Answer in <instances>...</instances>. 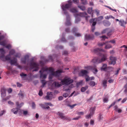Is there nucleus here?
Returning a JSON list of instances; mask_svg holds the SVG:
<instances>
[{
  "label": "nucleus",
  "mask_w": 127,
  "mask_h": 127,
  "mask_svg": "<svg viewBox=\"0 0 127 127\" xmlns=\"http://www.w3.org/2000/svg\"><path fill=\"white\" fill-rule=\"evenodd\" d=\"M88 86H86L85 87H83L81 88V91L82 92H84L88 88Z\"/></svg>",
  "instance_id": "nucleus-21"
},
{
  "label": "nucleus",
  "mask_w": 127,
  "mask_h": 127,
  "mask_svg": "<svg viewBox=\"0 0 127 127\" xmlns=\"http://www.w3.org/2000/svg\"><path fill=\"white\" fill-rule=\"evenodd\" d=\"M95 21H96V18L92 19L90 20V23H92Z\"/></svg>",
  "instance_id": "nucleus-53"
},
{
  "label": "nucleus",
  "mask_w": 127,
  "mask_h": 127,
  "mask_svg": "<svg viewBox=\"0 0 127 127\" xmlns=\"http://www.w3.org/2000/svg\"><path fill=\"white\" fill-rule=\"evenodd\" d=\"M100 51H104V50L100 48H96L94 50L93 52L95 53H98L97 54L101 57V58L99 57H95L92 60V62L95 64H98L105 61L107 59V56L106 54H102L100 52Z\"/></svg>",
  "instance_id": "nucleus-2"
},
{
  "label": "nucleus",
  "mask_w": 127,
  "mask_h": 127,
  "mask_svg": "<svg viewBox=\"0 0 127 127\" xmlns=\"http://www.w3.org/2000/svg\"><path fill=\"white\" fill-rule=\"evenodd\" d=\"M10 56L9 55H8L5 57V59L6 60L9 61L11 60L10 58L9 57V56Z\"/></svg>",
  "instance_id": "nucleus-39"
},
{
  "label": "nucleus",
  "mask_w": 127,
  "mask_h": 127,
  "mask_svg": "<svg viewBox=\"0 0 127 127\" xmlns=\"http://www.w3.org/2000/svg\"><path fill=\"white\" fill-rule=\"evenodd\" d=\"M103 19V17L102 16H100L98 17L97 18H96V21H100L101 20Z\"/></svg>",
  "instance_id": "nucleus-27"
},
{
  "label": "nucleus",
  "mask_w": 127,
  "mask_h": 127,
  "mask_svg": "<svg viewBox=\"0 0 127 127\" xmlns=\"http://www.w3.org/2000/svg\"><path fill=\"white\" fill-rule=\"evenodd\" d=\"M0 45L3 46H5V43L4 41H0Z\"/></svg>",
  "instance_id": "nucleus-45"
},
{
  "label": "nucleus",
  "mask_w": 127,
  "mask_h": 127,
  "mask_svg": "<svg viewBox=\"0 0 127 127\" xmlns=\"http://www.w3.org/2000/svg\"><path fill=\"white\" fill-rule=\"evenodd\" d=\"M92 11V8H88V12L89 14H91Z\"/></svg>",
  "instance_id": "nucleus-37"
},
{
  "label": "nucleus",
  "mask_w": 127,
  "mask_h": 127,
  "mask_svg": "<svg viewBox=\"0 0 127 127\" xmlns=\"http://www.w3.org/2000/svg\"><path fill=\"white\" fill-rule=\"evenodd\" d=\"M1 92L2 97H4L5 96L6 94L5 89L4 88H2L1 89Z\"/></svg>",
  "instance_id": "nucleus-16"
},
{
  "label": "nucleus",
  "mask_w": 127,
  "mask_h": 127,
  "mask_svg": "<svg viewBox=\"0 0 127 127\" xmlns=\"http://www.w3.org/2000/svg\"><path fill=\"white\" fill-rule=\"evenodd\" d=\"M94 36L93 35H90L86 34L85 36V40H93L94 39Z\"/></svg>",
  "instance_id": "nucleus-10"
},
{
  "label": "nucleus",
  "mask_w": 127,
  "mask_h": 127,
  "mask_svg": "<svg viewBox=\"0 0 127 127\" xmlns=\"http://www.w3.org/2000/svg\"><path fill=\"white\" fill-rule=\"evenodd\" d=\"M109 30V28H107L103 30L101 32V33L103 34L107 32Z\"/></svg>",
  "instance_id": "nucleus-33"
},
{
  "label": "nucleus",
  "mask_w": 127,
  "mask_h": 127,
  "mask_svg": "<svg viewBox=\"0 0 127 127\" xmlns=\"http://www.w3.org/2000/svg\"><path fill=\"white\" fill-rule=\"evenodd\" d=\"M94 113L93 112H91L90 114H88V115H86L85 116V117L86 119H89V118H91V117L92 116L93 114H94Z\"/></svg>",
  "instance_id": "nucleus-20"
},
{
  "label": "nucleus",
  "mask_w": 127,
  "mask_h": 127,
  "mask_svg": "<svg viewBox=\"0 0 127 127\" xmlns=\"http://www.w3.org/2000/svg\"><path fill=\"white\" fill-rule=\"evenodd\" d=\"M68 3L65 5H63L62 6V9L64 11V14L66 15V22L65 24L66 26H70L71 23L70 21V17L68 14V12L66 11V9H68L71 7L72 2V1L69 0L68 1Z\"/></svg>",
  "instance_id": "nucleus-3"
},
{
  "label": "nucleus",
  "mask_w": 127,
  "mask_h": 127,
  "mask_svg": "<svg viewBox=\"0 0 127 127\" xmlns=\"http://www.w3.org/2000/svg\"><path fill=\"white\" fill-rule=\"evenodd\" d=\"M7 69L9 71H10L12 72L13 71L12 68L10 66H8L7 67Z\"/></svg>",
  "instance_id": "nucleus-52"
},
{
  "label": "nucleus",
  "mask_w": 127,
  "mask_h": 127,
  "mask_svg": "<svg viewBox=\"0 0 127 127\" xmlns=\"http://www.w3.org/2000/svg\"><path fill=\"white\" fill-rule=\"evenodd\" d=\"M107 80H103L102 81L103 86L105 88H106L107 87Z\"/></svg>",
  "instance_id": "nucleus-19"
},
{
  "label": "nucleus",
  "mask_w": 127,
  "mask_h": 127,
  "mask_svg": "<svg viewBox=\"0 0 127 127\" xmlns=\"http://www.w3.org/2000/svg\"><path fill=\"white\" fill-rule=\"evenodd\" d=\"M20 75L22 77H23V76H27V75L26 74H24L23 73L20 74Z\"/></svg>",
  "instance_id": "nucleus-59"
},
{
  "label": "nucleus",
  "mask_w": 127,
  "mask_h": 127,
  "mask_svg": "<svg viewBox=\"0 0 127 127\" xmlns=\"http://www.w3.org/2000/svg\"><path fill=\"white\" fill-rule=\"evenodd\" d=\"M82 3L84 5H86L88 3L87 1L86 0H81Z\"/></svg>",
  "instance_id": "nucleus-34"
},
{
  "label": "nucleus",
  "mask_w": 127,
  "mask_h": 127,
  "mask_svg": "<svg viewBox=\"0 0 127 127\" xmlns=\"http://www.w3.org/2000/svg\"><path fill=\"white\" fill-rule=\"evenodd\" d=\"M54 70L51 67H42L39 71L40 77V79H45L46 78L47 73H45V71H49L51 73L52 75L56 77H59L61 73L63 72L62 70H58L56 72H54Z\"/></svg>",
  "instance_id": "nucleus-1"
},
{
  "label": "nucleus",
  "mask_w": 127,
  "mask_h": 127,
  "mask_svg": "<svg viewBox=\"0 0 127 127\" xmlns=\"http://www.w3.org/2000/svg\"><path fill=\"white\" fill-rule=\"evenodd\" d=\"M88 73L87 71L84 70H82L80 73V75L81 74V75L80 76H85L87 75Z\"/></svg>",
  "instance_id": "nucleus-13"
},
{
  "label": "nucleus",
  "mask_w": 127,
  "mask_h": 127,
  "mask_svg": "<svg viewBox=\"0 0 127 127\" xmlns=\"http://www.w3.org/2000/svg\"><path fill=\"white\" fill-rule=\"evenodd\" d=\"M57 114L59 115V117L61 119H67V117L64 115V114L61 113L60 112H58Z\"/></svg>",
  "instance_id": "nucleus-15"
},
{
  "label": "nucleus",
  "mask_w": 127,
  "mask_h": 127,
  "mask_svg": "<svg viewBox=\"0 0 127 127\" xmlns=\"http://www.w3.org/2000/svg\"><path fill=\"white\" fill-rule=\"evenodd\" d=\"M70 11L73 13H76L77 12L76 9L74 8L71 9L70 10Z\"/></svg>",
  "instance_id": "nucleus-35"
},
{
  "label": "nucleus",
  "mask_w": 127,
  "mask_h": 127,
  "mask_svg": "<svg viewBox=\"0 0 127 127\" xmlns=\"http://www.w3.org/2000/svg\"><path fill=\"white\" fill-rule=\"evenodd\" d=\"M43 95V93L42 91V90L41 89L39 91L38 93V95L40 96H42Z\"/></svg>",
  "instance_id": "nucleus-43"
},
{
  "label": "nucleus",
  "mask_w": 127,
  "mask_h": 127,
  "mask_svg": "<svg viewBox=\"0 0 127 127\" xmlns=\"http://www.w3.org/2000/svg\"><path fill=\"white\" fill-rule=\"evenodd\" d=\"M96 66H94L93 67V69H92V70H94L96 72H97L98 71V70L96 68Z\"/></svg>",
  "instance_id": "nucleus-57"
},
{
  "label": "nucleus",
  "mask_w": 127,
  "mask_h": 127,
  "mask_svg": "<svg viewBox=\"0 0 127 127\" xmlns=\"http://www.w3.org/2000/svg\"><path fill=\"white\" fill-rule=\"evenodd\" d=\"M94 66H89L85 67V68L87 69V70H92L93 69V67Z\"/></svg>",
  "instance_id": "nucleus-24"
},
{
  "label": "nucleus",
  "mask_w": 127,
  "mask_h": 127,
  "mask_svg": "<svg viewBox=\"0 0 127 127\" xmlns=\"http://www.w3.org/2000/svg\"><path fill=\"white\" fill-rule=\"evenodd\" d=\"M127 23L126 21H124L123 20H120L119 21V24L122 26H124Z\"/></svg>",
  "instance_id": "nucleus-14"
},
{
  "label": "nucleus",
  "mask_w": 127,
  "mask_h": 127,
  "mask_svg": "<svg viewBox=\"0 0 127 127\" xmlns=\"http://www.w3.org/2000/svg\"><path fill=\"white\" fill-rule=\"evenodd\" d=\"M95 84V82L94 81H91L89 83L90 85L92 87L94 86Z\"/></svg>",
  "instance_id": "nucleus-31"
},
{
  "label": "nucleus",
  "mask_w": 127,
  "mask_h": 127,
  "mask_svg": "<svg viewBox=\"0 0 127 127\" xmlns=\"http://www.w3.org/2000/svg\"><path fill=\"white\" fill-rule=\"evenodd\" d=\"M85 77L86 81L87 82L90 80V77H89V76L87 75Z\"/></svg>",
  "instance_id": "nucleus-42"
},
{
  "label": "nucleus",
  "mask_w": 127,
  "mask_h": 127,
  "mask_svg": "<svg viewBox=\"0 0 127 127\" xmlns=\"http://www.w3.org/2000/svg\"><path fill=\"white\" fill-rule=\"evenodd\" d=\"M15 53V51L13 49H11L9 51V54L10 55H13Z\"/></svg>",
  "instance_id": "nucleus-25"
},
{
  "label": "nucleus",
  "mask_w": 127,
  "mask_h": 127,
  "mask_svg": "<svg viewBox=\"0 0 127 127\" xmlns=\"http://www.w3.org/2000/svg\"><path fill=\"white\" fill-rule=\"evenodd\" d=\"M107 43V42H103V43H99L98 44V45L99 47H102L104 44H105Z\"/></svg>",
  "instance_id": "nucleus-28"
},
{
  "label": "nucleus",
  "mask_w": 127,
  "mask_h": 127,
  "mask_svg": "<svg viewBox=\"0 0 127 127\" xmlns=\"http://www.w3.org/2000/svg\"><path fill=\"white\" fill-rule=\"evenodd\" d=\"M11 65H16L17 64V59L15 57H13V60H10L9 61Z\"/></svg>",
  "instance_id": "nucleus-11"
},
{
  "label": "nucleus",
  "mask_w": 127,
  "mask_h": 127,
  "mask_svg": "<svg viewBox=\"0 0 127 127\" xmlns=\"http://www.w3.org/2000/svg\"><path fill=\"white\" fill-rule=\"evenodd\" d=\"M75 35L77 37H79L81 36V34L79 33H75Z\"/></svg>",
  "instance_id": "nucleus-60"
},
{
  "label": "nucleus",
  "mask_w": 127,
  "mask_h": 127,
  "mask_svg": "<svg viewBox=\"0 0 127 127\" xmlns=\"http://www.w3.org/2000/svg\"><path fill=\"white\" fill-rule=\"evenodd\" d=\"M14 56L16 58H19L21 56V55L20 53H17L14 55Z\"/></svg>",
  "instance_id": "nucleus-38"
},
{
  "label": "nucleus",
  "mask_w": 127,
  "mask_h": 127,
  "mask_svg": "<svg viewBox=\"0 0 127 127\" xmlns=\"http://www.w3.org/2000/svg\"><path fill=\"white\" fill-rule=\"evenodd\" d=\"M82 82L83 81H81L80 82L77 83L76 84L77 86H78L79 85H81L82 83Z\"/></svg>",
  "instance_id": "nucleus-55"
},
{
  "label": "nucleus",
  "mask_w": 127,
  "mask_h": 127,
  "mask_svg": "<svg viewBox=\"0 0 127 127\" xmlns=\"http://www.w3.org/2000/svg\"><path fill=\"white\" fill-rule=\"evenodd\" d=\"M76 15V16L77 17L78 16H79L82 17H85L86 20L87 21H88V18L90 17L89 16H86L87 14L85 12L83 13L80 12L79 13L77 14Z\"/></svg>",
  "instance_id": "nucleus-9"
},
{
  "label": "nucleus",
  "mask_w": 127,
  "mask_h": 127,
  "mask_svg": "<svg viewBox=\"0 0 127 127\" xmlns=\"http://www.w3.org/2000/svg\"><path fill=\"white\" fill-rule=\"evenodd\" d=\"M107 43L108 42H111L112 43L114 44L115 43V41L113 39L112 40H110L109 41H107Z\"/></svg>",
  "instance_id": "nucleus-49"
},
{
  "label": "nucleus",
  "mask_w": 127,
  "mask_h": 127,
  "mask_svg": "<svg viewBox=\"0 0 127 127\" xmlns=\"http://www.w3.org/2000/svg\"><path fill=\"white\" fill-rule=\"evenodd\" d=\"M68 95V94L67 93L64 94L63 95V96L65 97H67Z\"/></svg>",
  "instance_id": "nucleus-63"
},
{
  "label": "nucleus",
  "mask_w": 127,
  "mask_h": 127,
  "mask_svg": "<svg viewBox=\"0 0 127 127\" xmlns=\"http://www.w3.org/2000/svg\"><path fill=\"white\" fill-rule=\"evenodd\" d=\"M22 112H18L17 116H23V114Z\"/></svg>",
  "instance_id": "nucleus-46"
},
{
  "label": "nucleus",
  "mask_w": 127,
  "mask_h": 127,
  "mask_svg": "<svg viewBox=\"0 0 127 127\" xmlns=\"http://www.w3.org/2000/svg\"><path fill=\"white\" fill-rule=\"evenodd\" d=\"M112 31L111 30H110L109 29V30L107 32H108L107 33V35L108 36H110L112 34Z\"/></svg>",
  "instance_id": "nucleus-36"
},
{
  "label": "nucleus",
  "mask_w": 127,
  "mask_h": 127,
  "mask_svg": "<svg viewBox=\"0 0 127 127\" xmlns=\"http://www.w3.org/2000/svg\"><path fill=\"white\" fill-rule=\"evenodd\" d=\"M18 95L22 97H24V93L22 91L20 90V91L19 93L18 94Z\"/></svg>",
  "instance_id": "nucleus-26"
},
{
  "label": "nucleus",
  "mask_w": 127,
  "mask_h": 127,
  "mask_svg": "<svg viewBox=\"0 0 127 127\" xmlns=\"http://www.w3.org/2000/svg\"><path fill=\"white\" fill-rule=\"evenodd\" d=\"M90 124L91 125H93L94 124V121L92 120H91L90 121Z\"/></svg>",
  "instance_id": "nucleus-61"
},
{
  "label": "nucleus",
  "mask_w": 127,
  "mask_h": 127,
  "mask_svg": "<svg viewBox=\"0 0 127 127\" xmlns=\"http://www.w3.org/2000/svg\"><path fill=\"white\" fill-rule=\"evenodd\" d=\"M59 80L61 81L60 83L58 82H54L52 84V86L55 87H59L64 85H67L70 84L73 82V80L70 78H64L63 80L59 79Z\"/></svg>",
  "instance_id": "nucleus-4"
},
{
  "label": "nucleus",
  "mask_w": 127,
  "mask_h": 127,
  "mask_svg": "<svg viewBox=\"0 0 127 127\" xmlns=\"http://www.w3.org/2000/svg\"><path fill=\"white\" fill-rule=\"evenodd\" d=\"M78 7L83 11H84L85 9V7L84 6L78 5Z\"/></svg>",
  "instance_id": "nucleus-32"
},
{
  "label": "nucleus",
  "mask_w": 127,
  "mask_h": 127,
  "mask_svg": "<svg viewBox=\"0 0 127 127\" xmlns=\"http://www.w3.org/2000/svg\"><path fill=\"white\" fill-rule=\"evenodd\" d=\"M10 98L9 96H7L5 98H3L2 100V102H3L4 101H6L7 100L9 99Z\"/></svg>",
  "instance_id": "nucleus-50"
},
{
  "label": "nucleus",
  "mask_w": 127,
  "mask_h": 127,
  "mask_svg": "<svg viewBox=\"0 0 127 127\" xmlns=\"http://www.w3.org/2000/svg\"><path fill=\"white\" fill-rule=\"evenodd\" d=\"M98 119L99 121L102 120L103 119V117L102 114H99V115L98 117Z\"/></svg>",
  "instance_id": "nucleus-40"
},
{
  "label": "nucleus",
  "mask_w": 127,
  "mask_h": 127,
  "mask_svg": "<svg viewBox=\"0 0 127 127\" xmlns=\"http://www.w3.org/2000/svg\"><path fill=\"white\" fill-rule=\"evenodd\" d=\"M44 79H43L41 80V82L42 84V85L41 86V88L43 87L46 84L47 82Z\"/></svg>",
  "instance_id": "nucleus-18"
},
{
  "label": "nucleus",
  "mask_w": 127,
  "mask_h": 127,
  "mask_svg": "<svg viewBox=\"0 0 127 127\" xmlns=\"http://www.w3.org/2000/svg\"><path fill=\"white\" fill-rule=\"evenodd\" d=\"M107 68L110 70L111 71H112L113 69V68L111 66H108L107 67V64H103L101 68V69L102 70L106 71V69Z\"/></svg>",
  "instance_id": "nucleus-7"
},
{
  "label": "nucleus",
  "mask_w": 127,
  "mask_h": 127,
  "mask_svg": "<svg viewBox=\"0 0 127 127\" xmlns=\"http://www.w3.org/2000/svg\"><path fill=\"white\" fill-rule=\"evenodd\" d=\"M33 59L32 58V71H37L39 69V64L33 62Z\"/></svg>",
  "instance_id": "nucleus-8"
},
{
  "label": "nucleus",
  "mask_w": 127,
  "mask_h": 127,
  "mask_svg": "<svg viewBox=\"0 0 127 127\" xmlns=\"http://www.w3.org/2000/svg\"><path fill=\"white\" fill-rule=\"evenodd\" d=\"M40 106L42 108L44 109H48L50 108V107L49 106H46L45 105L43 104H40Z\"/></svg>",
  "instance_id": "nucleus-23"
},
{
  "label": "nucleus",
  "mask_w": 127,
  "mask_h": 127,
  "mask_svg": "<svg viewBox=\"0 0 127 127\" xmlns=\"http://www.w3.org/2000/svg\"><path fill=\"white\" fill-rule=\"evenodd\" d=\"M114 109L115 110L117 111H117H122V110L120 109H118V107L117 106H115L114 107Z\"/></svg>",
  "instance_id": "nucleus-41"
},
{
  "label": "nucleus",
  "mask_w": 127,
  "mask_h": 127,
  "mask_svg": "<svg viewBox=\"0 0 127 127\" xmlns=\"http://www.w3.org/2000/svg\"><path fill=\"white\" fill-rule=\"evenodd\" d=\"M112 46L111 44H108L106 45L105 48V49H109L112 48Z\"/></svg>",
  "instance_id": "nucleus-29"
},
{
  "label": "nucleus",
  "mask_w": 127,
  "mask_h": 127,
  "mask_svg": "<svg viewBox=\"0 0 127 127\" xmlns=\"http://www.w3.org/2000/svg\"><path fill=\"white\" fill-rule=\"evenodd\" d=\"M47 95L45 97V99L47 100H50L52 99V93L48 92L47 93Z\"/></svg>",
  "instance_id": "nucleus-12"
},
{
  "label": "nucleus",
  "mask_w": 127,
  "mask_h": 127,
  "mask_svg": "<svg viewBox=\"0 0 127 127\" xmlns=\"http://www.w3.org/2000/svg\"><path fill=\"white\" fill-rule=\"evenodd\" d=\"M29 56L28 55L25 56L24 58H22L21 59L22 62L24 64L27 63V67L29 68L30 69L32 68V60L30 61L29 59Z\"/></svg>",
  "instance_id": "nucleus-5"
},
{
  "label": "nucleus",
  "mask_w": 127,
  "mask_h": 127,
  "mask_svg": "<svg viewBox=\"0 0 127 127\" xmlns=\"http://www.w3.org/2000/svg\"><path fill=\"white\" fill-rule=\"evenodd\" d=\"M127 99V98L126 97L124 98L122 101V102L123 103L125 102Z\"/></svg>",
  "instance_id": "nucleus-64"
},
{
  "label": "nucleus",
  "mask_w": 127,
  "mask_h": 127,
  "mask_svg": "<svg viewBox=\"0 0 127 127\" xmlns=\"http://www.w3.org/2000/svg\"><path fill=\"white\" fill-rule=\"evenodd\" d=\"M79 0H73V2L75 4H78V3Z\"/></svg>",
  "instance_id": "nucleus-62"
},
{
  "label": "nucleus",
  "mask_w": 127,
  "mask_h": 127,
  "mask_svg": "<svg viewBox=\"0 0 127 127\" xmlns=\"http://www.w3.org/2000/svg\"><path fill=\"white\" fill-rule=\"evenodd\" d=\"M100 38H102L103 40H104L106 38L107 39L108 37L105 35H103L100 37Z\"/></svg>",
  "instance_id": "nucleus-51"
},
{
  "label": "nucleus",
  "mask_w": 127,
  "mask_h": 127,
  "mask_svg": "<svg viewBox=\"0 0 127 127\" xmlns=\"http://www.w3.org/2000/svg\"><path fill=\"white\" fill-rule=\"evenodd\" d=\"M80 20V18L77 17H76V20H75V22L77 23Z\"/></svg>",
  "instance_id": "nucleus-47"
},
{
  "label": "nucleus",
  "mask_w": 127,
  "mask_h": 127,
  "mask_svg": "<svg viewBox=\"0 0 127 127\" xmlns=\"http://www.w3.org/2000/svg\"><path fill=\"white\" fill-rule=\"evenodd\" d=\"M0 52L1 54H4V51L3 48L0 49Z\"/></svg>",
  "instance_id": "nucleus-54"
},
{
  "label": "nucleus",
  "mask_w": 127,
  "mask_h": 127,
  "mask_svg": "<svg viewBox=\"0 0 127 127\" xmlns=\"http://www.w3.org/2000/svg\"><path fill=\"white\" fill-rule=\"evenodd\" d=\"M27 79L29 80H30L32 79V74L31 73L28 75L27 77Z\"/></svg>",
  "instance_id": "nucleus-22"
},
{
  "label": "nucleus",
  "mask_w": 127,
  "mask_h": 127,
  "mask_svg": "<svg viewBox=\"0 0 127 127\" xmlns=\"http://www.w3.org/2000/svg\"><path fill=\"white\" fill-rule=\"evenodd\" d=\"M117 58L116 57L111 56L109 58V64L110 65H114L116 63Z\"/></svg>",
  "instance_id": "nucleus-6"
},
{
  "label": "nucleus",
  "mask_w": 127,
  "mask_h": 127,
  "mask_svg": "<svg viewBox=\"0 0 127 127\" xmlns=\"http://www.w3.org/2000/svg\"><path fill=\"white\" fill-rule=\"evenodd\" d=\"M19 109H18L17 108H14L11 111H18Z\"/></svg>",
  "instance_id": "nucleus-56"
},
{
  "label": "nucleus",
  "mask_w": 127,
  "mask_h": 127,
  "mask_svg": "<svg viewBox=\"0 0 127 127\" xmlns=\"http://www.w3.org/2000/svg\"><path fill=\"white\" fill-rule=\"evenodd\" d=\"M103 24L105 26L108 27L110 25L111 23L109 21H105L103 22Z\"/></svg>",
  "instance_id": "nucleus-17"
},
{
  "label": "nucleus",
  "mask_w": 127,
  "mask_h": 127,
  "mask_svg": "<svg viewBox=\"0 0 127 127\" xmlns=\"http://www.w3.org/2000/svg\"><path fill=\"white\" fill-rule=\"evenodd\" d=\"M121 112H119V111H118V112H116L115 113V117L114 118V119H116V118L117 117H118V116L117 117V116L118 115H119L120 114V113H121Z\"/></svg>",
  "instance_id": "nucleus-30"
},
{
  "label": "nucleus",
  "mask_w": 127,
  "mask_h": 127,
  "mask_svg": "<svg viewBox=\"0 0 127 127\" xmlns=\"http://www.w3.org/2000/svg\"><path fill=\"white\" fill-rule=\"evenodd\" d=\"M116 102H117V101H114L109 106V108H110L111 107L114 105Z\"/></svg>",
  "instance_id": "nucleus-48"
},
{
  "label": "nucleus",
  "mask_w": 127,
  "mask_h": 127,
  "mask_svg": "<svg viewBox=\"0 0 127 127\" xmlns=\"http://www.w3.org/2000/svg\"><path fill=\"white\" fill-rule=\"evenodd\" d=\"M106 7L108 8H109V9H110L111 10H112V11H115L116 12V10L115 9H112V8H111L110 7V6H106Z\"/></svg>",
  "instance_id": "nucleus-58"
},
{
  "label": "nucleus",
  "mask_w": 127,
  "mask_h": 127,
  "mask_svg": "<svg viewBox=\"0 0 127 127\" xmlns=\"http://www.w3.org/2000/svg\"><path fill=\"white\" fill-rule=\"evenodd\" d=\"M61 40L64 42H66V40L64 37V36L63 35L61 38Z\"/></svg>",
  "instance_id": "nucleus-44"
}]
</instances>
